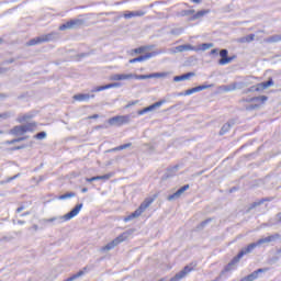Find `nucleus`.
Returning a JSON list of instances; mask_svg holds the SVG:
<instances>
[{"label": "nucleus", "mask_w": 281, "mask_h": 281, "mask_svg": "<svg viewBox=\"0 0 281 281\" xmlns=\"http://www.w3.org/2000/svg\"><path fill=\"white\" fill-rule=\"evenodd\" d=\"M80 210H82V204H77L69 213L61 215V216H54L49 218L42 220V223L45 225L47 224H54V223H67V221H71V218H75L77 214H80Z\"/></svg>", "instance_id": "obj_1"}, {"label": "nucleus", "mask_w": 281, "mask_h": 281, "mask_svg": "<svg viewBox=\"0 0 281 281\" xmlns=\"http://www.w3.org/2000/svg\"><path fill=\"white\" fill-rule=\"evenodd\" d=\"M134 232L135 231H133V229H128V231L122 233L114 240H112L108 245L103 246L100 250L104 252V251H111V249H115V247H117V245H120L121 243H124V240H128V238H131V236H133Z\"/></svg>", "instance_id": "obj_2"}, {"label": "nucleus", "mask_w": 281, "mask_h": 281, "mask_svg": "<svg viewBox=\"0 0 281 281\" xmlns=\"http://www.w3.org/2000/svg\"><path fill=\"white\" fill-rule=\"evenodd\" d=\"M155 199L153 198L145 199L135 212L124 217V222L128 223V221H133V218H139V215L144 214V212H146V210H148V207H150V205H153Z\"/></svg>", "instance_id": "obj_3"}, {"label": "nucleus", "mask_w": 281, "mask_h": 281, "mask_svg": "<svg viewBox=\"0 0 281 281\" xmlns=\"http://www.w3.org/2000/svg\"><path fill=\"white\" fill-rule=\"evenodd\" d=\"M56 38H58V33L53 32L46 35L35 37L33 40H30L26 43V45H29V47H32L34 45H41V43H49V41H56Z\"/></svg>", "instance_id": "obj_4"}, {"label": "nucleus", "mask_w": 281, "mask_h": 281, "mask_svg": "<svg viewBox=\"0 0 281 281\" xmlns=\"http://www.w3.org/2000/svg\"><path fill=\"white\" fill-rule=\"evenodd\" d=\"M267 95L254 97L244 99V102H248L250 105L246 106L247 111H254V109H260L265 102H267Z\"/></svg>", "instance_id": "obj_5"}, {"label": "nucleus", "mask_w": 281, "mask_h": 281, "mask_svg": "<svg viewBox=\"0 0 281 281\" xmlns=\"http://www.w3.org/2000/svg\"><path fill=\"white\" fill-rule=\"evenodd\" d=\"M110 126H122V124H128L131 122L130 115L113 116L109 121Z\"/></svg>", "instance_id": "obj_6"}, {"label": "nucleus", "mask_w": 281, "mask_h": 281, "mask_svg": "<svg viewBox=\"0 0 281 281\" xmlns=\"http://www.w3.org/2000/svg\"><path fill=\"white\" fill-rule=\"evenodd\" d=\"M256 247H258L257 241L246 246L245 248H243L239 251V254L235 257V262H239L240 258H243V256H247V254H251V251H254Z\"/></svg>", "instance_id": "obj_7"}, {"label": "nucleus", "mask_w": 281, "mask_h": 281, "mask_svg": "<svg viewBox=\"0 0 281 281\" xmlns=\"http://www.w3.org/2000/svg\"><path fill=\"white\" fill-rule=\"evenodd\" d=\"M85 21L82 20H70L69 22H66L65 24H61L59 26V30L63 32L65 30H74L76 27H80Z\"/></svg>", "instance_id": "obj_8"}, {"label": "nucleus", "mask_w": 281, "mask_h": 281, "mask_svg": "<svg viewBox=\"0 0 281 281\" xmlns=\"http://www.w3.org/2000/svg\"><path fill=\"white\" fill-rule=\"evenodd\" d=\"M109 80L112 82H122V80H133V74H113Z\"/></svg>", "instance_id": "obj_9"}, {"label": "nucleus", "mask_w": 281, "mask_h": 281, "mask_svg": "<svg viewBox=\"0 0 281 281\" xmlns=\"http://www.w3.org/2000/svg\"><path fill=\"white\" fill-rule=\"evenodd\" d=\"M195 49L196 46H192L191 44H184L170 49V52L171 54H178L183 52H195Z\"/></svg>", "instance_id": "obj_10"}, {"label": "nucleus", "mask_w": 281, "mask_h": 281, "mask_svg": "<svg viewBox=\"0 0 281 281\" xmlns=\"http://www.w3.org/2000/svg\"><path fill=\"white\" fill-rule=\"evenodd\" d=\"M269 87H273V79L258 83L257 86L249 88L248 91H265V89H269Z\"/></svg>", "instance_id": "obj_11"}, {"label": "nucleus", "mask_w": 281, "mask_h": 281, "mask_svg": "<svg viewBox=\"0 0 281 281\" xmlns=\"http://www.w3.org/2000/svg\"><path fill=\"white\" fill-rule=\"evenodd\" d=\"M190 190V184H186L181 187L178 191H176L173 194L168 195L167 200L168 201H175L177 199H181L182 194L187 191Z\"/></svg>", "instance_id": "obj_12"}, {"label": "nucleus", "mask_w": 281, "mask_h": 281, "mask_svg": "<svg viewBox=\"0 0 281 281\" xmlns=\"http://www.w3.org/2000/svg\"><path fill=\"white\" fill-rule=\"evenodd\" d=\"M244 87H249V82H233L228 86H223V91H236V89H243Z\"/></svg>", "instance_id": "obj_13"}, {"label": "nucleus", "mask_w": 281, "mask_h": 281, "mask_svg": "<svg viewBox=\"0 0 281 281\" xmlns=\"http://www.w3.org/2000/svg\"><path fill=\"white\" fill-rule=\"evenodd\" d=\"M119 87H122V83L112 82V83H108L105 86H99V87L92 89V93H98L100 91H105V89H117Z\"/></svg>", "instance_id": "obj_14"}, {"label": "nucleus", "mask_w": 281, "mask_h": 281, "mask_svg": "<svg viewBox=\"0 0 281 281\" xmlns=\"http://www.w3.org/2000/svg\"><path fill=\"white\" fill-rule=\"evenodd\" d=\"M212 87V85H202V86H198L195 88H191L186 90L184 93H180L179 95H192V93H199V91H204V89H210Z\"/></svg>", "instance_id": "obj_15"}, {"label": "nucleus", "mask_w": 281, "mask_h": 281, "mask_svg": "<svg viewBox=\"0 0 281 281\" xmlns=\"http://www.w3.org/2000/svg\"><path fill=\"white\" fill-rule=\"evenodd\" d=\"M227 49H222L220 52V56H221V59L218 61V65H229V63H232V60H234V57H227Z\"/></svg>", "instance_id": "obj_16"}, {"label": "nucleus", "mask_w": 281, "mask_h": 281, "mask_svg": "<svg viewBox=\"0 0 281 281\" xmlns=\"http://www.w3.org/2000/svg\"><path fill=\"white\" fill-rule=\"evenodd\" d=\"M9 134L19 137L21 135H25V130L23 128V125H16L9 131Z\"/></svg>", "instance_id": "obj_17"}, {"label": "nucleus", "mask_w": 281, "mask_h": 281, "mask_svg": "<svg viewBox=\"0 0 281 281\" xmlns=\"http://www.w3.org/2000/svg\"><path fill=\"white\" fill-rule=\"evenodd\" d=\"M145 14L144 11H126L123 16L124 19H135V16H144Z\"/></svg>", "instance_id": "obj_18"}, {"label": "nucleus", "mask_w": 281, "mask_h": 281, "mask_svg": "<svg viewBox=\"0 0 281 281\" xmlns=\"http://www.w3.org/2000/svg\"><path fill=\"white\" fill-rule=\"evenodd\" d=\"M194 72H188V74H184V75H181V76H176L173 78V82H181L183 80H190L191 78H194Z\"/></svg>", "instance_id": "obj_19"}, {"label": "nucleus", "mask_w": 281, "mask_h": 281, "mask_svg": "<svg viewBox=\"0 0 281 281\" xmlns=\"http://www.w3.org/2000/svg\"><path fill=\"white\" fill-rule=\"evenodd\" d=\"M161 50L158 52H153V53H147L146 55L136 57L138 63H144V60H148L149 58H153V56H158V54H161Z\"/></svg>", "instance_id": "obj_20"}, {"label": "nucleus", "mask_w": 281, "mask_h": 281, "mask_svg": "<svg viewBox=\"0 0 281 281\" xmlns=\"http://www.w3.org/2000/svg\"><path fill=\"white\" fill-rule=\"evenodd\" d=\"M265 271H267V269L260 268V269L254 271L252 273H250L249 276L245 277V279H246V281L257 280L258 273H265Z\"/></svg>", "instance_id": "obj_21"}, {"label": "nucleus", "mask_w": 281, "mask_h": 281, "mask_svg": "<svg viewBox=\"0 0 281 281\" xmlns=\"http://www.w3.org/2000/svg\"><path fill=\"white\" fill-rule=\"evenodd\" d=\"M22 127L24 128V134L34 133V131H36V123L35 122L26 123L22 125Z\"/></svg>", "instance_id": "obj_22"}, {"label": "nucleus", "mask_w": 281, "mask_h": 281, "mask_svg": "<svg viewBox=\"0 0 281 281\" xmlns=\"http://www.w3.org/2000/svg\"><path fill=\"white\" fill-rule=\"evenodd\" d=\"M214 47L213 43H204L195 47V52H207V49H212Z\"/></svg>", "instance_id": "obj_23"}, {"label": "nucleus", "mask_w": 281, "mask_h": 281, "mask_svg": "<svg viewBox=\"0 0 281 281\" xmlns=\"http://www.w3.org/2000/svg\"><path fill=\"white\" fill-rule=\"evenodd\" d=\"M90 98L91 95L87 93H79L74 95V100H77V102H87Z\"/></svg>", "instance_id": "obj_24"}, {"label": "nucleus", "mask_w": 281, "mask_h": 281, "mask_svg": "<svg viewBox=\"0 0 281 281\" xmlns=\"http://www.w3.org/2000/svg\"><path fill=\"white\" fill-rule=\"evenodd\" d=\"M115 177V172H110L103 176H95L97 181H109V179Z\"/></svg>", "instance_id": "obj_25"}, {"label": "nucleus", "mask_w": 281, "mask_h": 281, "mask_svg": "<svg viewBox=\"0 0 281 281\" xmlns=\"http://www.w3.org/2000/svg\"><path fill=\"white\" fill-rule=\"evenodd\" d=\"M205 14H210V10H201V11H198L196 14H194V15L191 18V21H196V19H201V18L205 16Z\"/></svg>", "instance_id": "obj_26"}, {"label": "nucleus", "mask_w": 281, "mask_h": 281, "mask_svg": "<svg viewBox=\"0 0 281 281\" xmlns=\"http://www.w3.org/2000/svg\"><path fill=\"white\" fill-rule=\"evenodd\" d=\"M166 101L165 100H161V101H158L149 106H147V113H150V111H155V109H159V106H161V104H164Z\"/></svg>", "instance_id": "obj_27"}, {"label": "nucleus", "mask_w": 281, "mask_h": 281, "mask_svg": "<svg viewBox=\"0 0 281 281\" xmlns=\"http://www.w3.org/2000/svg\"><path fill=\"white\" fill-rule=\"evenodd\" d=\"M29 120H32V115L22 114L16 119V122H19V124H23L24 122H27Z\"/></svg>", "instance_id": "obj_28"}, {"label": "nucleus", "mask_w": 281, "mask_h": 281, "mask_svg": "<svg viewBox=\"0 0 281 281\" xmlns=\"http://www.w3.org/2000/svg\"><path fill=\"white\" fill-rule=\"evenodd\" d=\"M254 38H256V35L250 34V35L245 36V37H240L238 40V43H251L254 41Z\"/></svg>", "instance_id": "obj_29"}, {"label": "nucleus", "mask_w": 281, "mask_h": 281, "mask_svg": "<svg viewBox=\"0 0 281 281\" xmlns=\"http://www.w3.org/2000/svg\"><path fill=\"white\" fill-rule=\"evenodd\" d=\"M150 78H168V72H154L149 75Z\"/></svg>", "instance_id": "obj_30"}, {"label": "nucleus", "mask_w": 281, "mask_h": 281, "mask_svg": "<svg viewBox=\"0 0 281 281\" xmlns=\"http://www.w3.org/2000/svg\"><path fill=\"white\" fill-rule=\"evenodd\" d=\"M150 78V75H135L133 74V79L135 80H148Z\"/></svg>", "instance_id": "obj_31"}, {"label": "nucleus", "mask_w": 281, "mask_h": 281, "mask_svg": "<svg viewBox=\"0 0 281 281\" xmlns=\"http://www.w3.org/2000/svg\"><path fill=\"white\" fill-rule=\"evenodd\" d=\"M229 128H232V125L229 123H226L222 126V130L220 132V135H225V133H228Z\"/></svg>", "instance_id": "obj_32"}, {"label": "nucleus", "mask_w": 281, "mask_h": 281, "mask_svg": "<svg viewBox=\"0 0 281 281\" xmlns=\"http://www.w3.org/2000/svg\"><path fill=\"white\" fill-rule=\"evenodd\" d=\"M235 260H236V257L232 260V262H229V263L225 267L224 271H232V270L234 269V265H237V262H238V261H235Z\"/></svg>", "instance_id": "obj_33"}, {"label": "nucleus", "mask_w": 281, "mask_h": 281, "mask_svg": "<svg viewBox=\"0 0 281 281\" xmlns=\"http://www.w3.org/2000/svg\"><path fill=\"white\" fill-rule=\"evenodd\" d=\"M235 260H236V257L232 260V262H229V263L225 267L224 271H232V270L234 269V265H237V262H238V261H235Z\"/></svg>", "instance_id": "obj_34"}, {"label": "nucleus", "mask_w": 281, "mask_h": 281, "mask_svg": "<svg viewBox=\"0 0 281 281\" xmlns=\"http://www.w3.org/2000/svg\"><path fill=\"white\" fill-rule=\"evenodd\" d=\"M74 196H76V193H74V192L65 193V194H63V195L59 196V200H60V201H65V199H71V198H74Z\"/></svg>", "instance_id": "obj_35"}, {"label": "nucleus", "mask_w": 281, "mask_h": 281, "mask_svg": "<svg viewBox=\"0 0 281 281\" xmlns=\"http://www.w3.org/2000/svg\"><path fill=\"white\" fill-rule=\"evenodd\" d=\"M280 238V234L276 233L273 235L268 236V243H276Z\"/></svg>", "instance_id": "obj_36"}, {"label": "nucleus", "mask_w": 281, "mask_h": 281, "mask_svg": "<svg viewBox=\"0 0 281 281\" xmlns=\"http://www.w3.org/2000/svg\"><path fill=\"white\" fill-rule=\"evenodd\" d=\"M279 41H281V35H274L267 40L268 43H278Z\"/></svg>", "instance_id": "obj_37"}, {"label": "nucleus", "mask_w": 281, "mask_h": 281, "mask_svg": "<svg viewBox=\"0 0 281 281\" xmlns=\"http://www.w3.org/2000/svg\"><path fill=\"white\" fill-rule=\"evenodd\" d=\"M131 146H133V144L126 143L124 145H121V146L114 148L113 150H126V148H131Z\"/></svg>", "instance_id": "obj_38"}, {"label": "nucleus", "mask_w": 281, "mask_h": 281, "mask_svg": "<svg viewBox=\"0 0 281 281\" xmlns=\"http://www.w3.org/2000/svg\"><path fill=\"white\" fill-rule=\"evenodd\" d=\"M24 139H27V137H20V138H15L12 140H8L7 144L12 145V144H16L19 142H23Z\"/></svg>", "instance_id": "obj_39"}, {"label": "nucleus", "mask_w": 281, "mask_h": 281, "mask_svg": "<svg viewBox=\"0 0 281 281\" xmlns=\"http://www.w3.org/2000/svg\"><path fill=\"white\" fill-rule=\"evenodd\" d=\"M0 117L2 120H10V117H12V112H4L0 114Z\"/></svg>", "instance_id": "obj_40"}, {"label": "nucleus", "mask_w": 281, "mask_h": 281, "mask_svg": "<svg viewBox=\"0 0 281 281\" xmlns=\"http://www.w3.org/2000/svg\"><path fill=\"white\" fill-rule=\"evenodd\" d=\"M45 137H47V133H45V132L37 133L34 136L35 139H45Z\"/></svg>", "instance_id": "obj_41"}, {"label": "nucleus", "mask_w": 281, "mask_h": 281, "mask_svg": "<svg viewBox=\"0 0 281 281\" xmlns=\"http://www.w3.org/2000/svg\"><path fill=\"white\" fill-rule=\"evenodd\" d=\"M267 243H269V237H263V238L257 240V246L260 247V245H265Z\"/></svg>", "instance_id": "obj_42"}, {"label": "nucleus", "mask_w": 281, "mask_h": 281, "mask_svg": "<svg viewBox=\"0 0 281 281\" xmlns=\"http://www.w3.org/2000/svg\"><path fill=\"white\" fill-rule=\"evenodd\" d=\"M135 104H139V101L135 100V101H130L126 105L125 109H131V106H135Z\"/></svg>", "instance_id": "obj_43"}, {"label": "nucleus", "mask_w": 281, "mask_h": 281, "mask_svg": "<svg viewBox=\"0 0 281 281\" xmlns=\"http://www.w3.org/2000/svg\"><path fill=\"white\" fill-rule=\"evenodd\" d=\"M146 49H147L146 47H138V48H136L134 52H135V54H144V52H145Z\"/></svg>", "instance_id": "obj_44"}, {"label": "nucleus", "mask_w": 281, "mask_h": 281, "mask_svg": "<svg viewBox=\"0 0 281 281\" xmlns=\"http://www.w3.org/2000/svg\"><path fill=\"white\" fill-rule=\"evenodd\" d=\"M138 115H144L145 113H148V110L146 108H144L143 110H139Z\"/></svg>", "instance_id": "obj_45"}, {"label": "nucleus", "mask_w": 281, "mask_h": 281, "mask_svg": "<svg viewBox=\"0 0 281 281\" xmlns=\"http://www.w3.org/2000/svg\"><path fill=\"white\" fill-rule=\"evenodd\" d=\"M86 181H88V183H91V181H98V179H95V177H92V178H87Z\"/></svg>", "instance_id": "obj_46"}, {"label": "nucleus", "mask_w": 281, "mask_h": 281, "mask_svg": "<svg viewBox=\"0 0 281 281\" xmlns=\"http://www.w3.org/2000/svg\"><path fill=\"white\" fill-rule=\"evenodd\" d=\"M183 32V29H178L176 31H172V34H181Z\"/></svg>", "instance_id": "obj_47"}, {"label": "nucleus", "mask_w": 281, "mask_h": 281, "mask_svg": "<svg viewBox=\"0 0 281 281\" xmlns=\"http://www.w3.org/2000/svg\"><path fill=\"white\" fill-rule=\"evenodd\" d=\"M218 54V48H214L211 50V55Z\"/></svg>", "instance_id": "obj_48"}, {"label": "nucleus", "mask_w": 281, "mask_h": 281, "mask_svg": "<svg viewBox=\"0 0 281 281\" xmlns=\"http://www.w3.org/2000/svg\"><path fill=\"white\" fill-rule=\"evenodd\" d=\"M22 148H25V145H23V146H18V147L13 148V150H21Z\"/></svg>", "instance_id": "obj_49"}, {"label": "nucleus", "mask_w": 281, "mask_h": 281, "mask_svg": "<svg viewBox=\"0 0 281 281\" xmlns=\"http://www.w3.org/2000/svg\"><path fill=\"white\" fill-rule=\"evenodd\" d=\"M131 64L138 63L137 57L130 60Z\"/></svg>", "instance_id": "obj_50"}, {"label": "nucleus", "mask_w": 281, "mask_h": 281, "mask_svg": "<svg viewBox=\"0 0 281 281\" xmlns=\"http://www.w3.org/2000/svg\"><path fill=\"white\" fill-rule=\"evenodd\" d=\"M98 119V114H94L93 116H89V120H95Z\"/></svg>", "instance_id": "obj_51"}, {"label": "nucleus", "mask_w": 281, "mask_h": 281, "mask_svg": "<svg viewBox=\"0 0 281 281\" xmlns=\"http://www.w3.org/2000/svg\"><path fill=\"white\" fill-rule=\"evenodd\" d=\"M277 221H279V223H281V213H279V214L277 215Z\"/></svg>", "instance_id": "obj_52"}, {"label": "nucleus", "mask_w": 281, "mask_h": 281, "mask_svg": "<svg viewBox=\"0 0 281 281\" xmlns=\"http://www.w3.org/2000/svg\"><path fill=\"white\" fill-rule=\"evenodd\" d=\"M193 3H201V0H192Z\"/></svg>", "instance_id": "obj_53"}, {"label": "nucleus", "mask_w": 281, "mask_h": 281, "mask_svg": "<svg viewBox=\"0 0 281 281\" xmlns=\"http://www.w3.org/2000/svg\"><path fill=\"white\" fill-rule=\"evenodd\" d=\"M81 192H88V189L87 188H83L82 190H81Z\"/></svg>", "instance_id": "obj_54"}, {"label": "nucleus", "mask_w": 281, "mask_h": 281, "mask_svg": "<svg viewBox=\"0 0 281 281\" xmlns=\"http://www.w3.org/2000/svg\"><path fill=\"white\" fill-rule=\"evenodd\" d=\"M18 212H23V209H22V207H19V209H18Z\"/></svg>", "instance_id": "obj_55"}, {"label": "nucleus", "mask_w": 281, "mask_h": 281, "mask_svg": "<svg viewBox=\"0 0 281 281\" xmlns=\"http://www.w3.org/2000/svg\"><path fill=\"white\" fill-rule=\"evenodd\" d=\"M33 229H38V226H37V225H34V226H33Z\"/></svg>", "instance_id": "obj_56"}, {"label": "nucleus", "mask_w": 281, "mask_h": 281, "mask_svg": "<svg viewBox=\"0 0 281 281\" xmlns=\"http://www.w3.org/2000/svg\"><path fill=\"white\" fill-rule=\"evenodd\" d=\"M194 10L189 11V14H193Z\"/></svg>", "instance_id": "obj_57"}, {"label": "nucleus", "mask_w": 281, "mask_h": 281, "mask_svg": "<svg viewBox=\"0 0 281 281\" xmlns=\"http://www.w3.org/2000/svg\"><path fill=\"white\" fill-rule=\"evenodd\" d=\"M0 74H3V69L2 68H0Z\"/></svg>", "instance_id": "obj_58"}, {"label": "nucleus", "mask_w": 281, "mask_h": 281, "mask_svg": "<svg viewBox=\"0 0 281 281\" xmlns=\"http://www.w3.org/2000/svg\"><path fill=\"white\" fill-rule=\"evenodd\" d=\"M19 224H20V225H23V222H22V221H19Z\"/></svg>", "instance_id": "obj_59"}, {"label": "nucleus", "mask_w": 281, "mask_h": 281, "mask_svg": "<svg viewBox=\"0 0 281 281\" xmlns=\"http://www.w3.org/2000/svg\"><path fill=\"white\" fill-rule=\"evenodd\" d=\"M0 135H3V131H0Z\"/></svg>", "instance_id": "obj_60"}, {"label": "nucleus", "mask_w": 281, "mask_h": 281, "mask_svg": "<svg viewBox=\"0 0 281 281\" xmlns=\"http://www.w3.org/2000/svg\"><path fill=\"white\" fill-rule=\"evenodd\" d=\"M90 98H95V95H94V94H92Z\"/></svg>", "instance_id": "obj_61"}]
</instances>
